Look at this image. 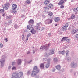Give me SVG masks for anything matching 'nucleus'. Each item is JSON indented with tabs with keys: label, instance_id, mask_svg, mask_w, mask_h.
Returning a JSON list of instances; mask_svg holds the SVG:
<instances>
[{
	"label": "nucleus",
	"instance_id": "nucleus-1",
	"mask_svg": "<svg viewBox=\"0 0 78 78\" xmlns=\"http://www.w3.org/2000/svg\"><path fill=\"white\" fill-rule=\"evenodd\" d=\"M23 75V73L20 72L19 73H17V72H15L12 74V77L11 78H19L21 77Z\"/></svg>",
	"mask_w": 78,
	"mask_h": 78
},
{
	"label": "nucleus",
	"instance_id": "nucleus-2",
	"mask_svg": "<svg viewBox=\"0 0 78 78\" xmlns=\"http://www.w3.org/2000/svg\"><path fill=\"white\" fill-rule=\"evenodd\" d=\"M9 6V4L7 3L2 5V8L5 10H8V7Z\"/></svg>",
	"mask_w": 78,
	"mask_h": 78
},
{
	"label": "nucleus",
	"instance_id": "nucleus-3",
	"mask_svg": "<svg viewBox=\"0 0 78 78\" xmlns=\"http://www.w3.org/2000/svg\"><path fill=\"white\" fill-rule=\"evenodd\" d=\"M78 31V29L75 30L74 29H73L71 31V34H73V35H74L76 33H77Z\"/></svg>",
	"mask_w": 78,
	"mask_h": 78
},
{
	"label": "nucleus",
	"instance_id": "nucleus-4",
	"mask_svg": "<svg viewBox=\"0 0 78 78\" xmlns=\"http://www.w3.org/2000/svg\"><path fill=\"white\" fill-rule=\"evenodd\" d=\"M38 73H37V72H36V71H33L31 74V76L33 77H34L35 76H36V75L38 74Z\"/></svg>",
	"mask_w": 78,
	"mask_h": 78
},
{
	"label": "nucleus",
	"instance_id": "nucleus-5",
	"mask_svg": "<svg viewBox=\"0 0 78 78\" xmlns=\"http://www.w3.org/2000/svg\"><path fill=\"white\" fill-rule=\"evenodd\" d=\"M33 71H34L35 72H36L38 73L39 72V70L38 69L37 66H36L34 67Z\"/></svg>",
	"mask_w": 78,
	"mask_h": 78
},
{
	"label": "nucleus",
	"instance_id": "nucleus-6",
	"mask_svg": "<svg viewBox=\"0 0 78 78\" xmlns=\"http://www.w3.org/2000/svg\"><path fill=\"white\" fill-rule=\"evenodd\" d=\"M17 5L16 4H14L12 6V9L13 10H16L17 8Z\"/></svg>",
	"mask_w": 78,
	"mask_h": 78
},
{
	"label": "nucleus",
	"instance_id": "nucleus-7",
	"mask_svg": "<svg viewBox=\"0 0 78 78\" xmlns=\"http://www.w3.org/2000/svg\"><path fill=\"white\" fill-rule=\"evenodd\" d=\"M64 1V0H61L59 1V2L58 3V5H64V4L65 3Z\"/></svg>",
	"mask_w": 78,
	"mask_h": 78
},
{
	"label": "nucleus",
	"instance_id": "nucleus-8",
	"mask_svg": "<svg viewBox=\"0 0 78 78\" xmlns=\"http://www.w3.org/2000/svg\"><path fill=\"white\" fill-rule=\"evenodd\" d=\"M49 20H47L45 21V22L46 23V24H50L52 23V22H53V20H51L50 21V22H49Z\"/></svg>",
	"mask_w": 78,
	"mask_h": 78
},
{
	"label": "nucleus",
	"instance_id": "nucleus-9",
	"mask_svg": "<svg viewBox=\"0 0 78 78\" xmlns=\"http://www.w3.org/2000/svg\"><path fill=\"white\" fill-rule=\"evenodd\" d=\"M71 66V67H76L77 66V64L76 63L74 64V62H72Z\"/></svg>",
	"mask_w": 78,
	"mask_h": 78
},
{
	"label": "nucleus",
	"instance_id": "nucleus-10",
	"mask_svg": "<svg viewBox=\"0 0 78 78\" xmlns=\"http://www.w3.org/2000/svg\"><path fill=\"white\" fill-rule=\"evenodd\" d=\"M52 7H53V4H50L48 5V6H46V7H45V8L49 9V8H51Z\"/></svg>",
	"mask_w": 78,
	"mask_h": 78
},
{
	"label": "nucleus",
	"instance_id": "nucleus-11",
	"mask_svg": "<svg viewBox=\"0 0 78 78\" xmlns=\"http://www.w3.org/2000/svg\"><path fill=\"white\" fill-rule=\"evenodd\" d=\"M40 24H41L40 23H37V25L36 26V30H38V29H39V28H40V27H39Z\"/></svg>",
	"mask_w": 78,
	"mask_h": 78
},
{
	"label": "nucleus",
	"instance_id": "nucleus-12",
	"mask_svg": "<svg viewBox=\"0 0 78 78\" xmlns=\"http://www.w3.org/2000/svg\"><path fill=\"white\" fill-rule=\"evenodd\" d=\"M40 67L41 69H44V63L40 64Z\"/></svg>",
	"mask_w": 78,
	"mask_h": 78
},
{
	"label": "nucleus",
	"instance_id": "nucleus-13",
	"mask_svg": "<svg viewBox=\"0 0 78 78\" xmlns=\"http://www.w3.org/2000/svg\"><path fill=\"white\" fill-rule=\"evenodd\" d=\"M50 0H45L44 2L45 5H48L50 3Z\"/></svg>",
	"mask_w": 78,
	"mask_h": 78
},
{
	"label": "nucleus",
	"instance_id": "nucleus-14",
	"mask_svg": "<svg viewBox=\"0 0 78 78\" xmlns=\"http://www.w3.org/2000/svg\"><path fill=\"white\" fill-rule=\"evenodd\" d=\"M47 62L48 63L46 65V68H48V67H49V66H50V61H47Z\"/></svg>",
	"mask_w": 78,
	"mask_h": 78
},
{
	"label": "nucleus",
	"instance_id": "nucleus-15",
	"mask_svg": "<svg viewBox=\"0 0 78 78\" xmlns=\"http://www.w3.org/2000/svg\"><path fill=\"white\" fill-rule=\"evenodd\" d=\"M60 20V19L59 17L55 18V22H58V21H59Z\"/></svg>",
	"mask_w": 78,
	"mask_h": 78
},
{
	"label": "nucleus",
	"instance_id": "nucleus-16",
	"mask_svg": "<svg viewBox=\"0 0 78 78\" xmlns=\"http://www.w3.org/2000/svg\"><path fill=\"white\" fill-rule=\"evenodd\" d=\"M67 39H68V37H65L62 39L61 40V41L63 42V41H64L65 40H67Z\"/></svg>",
	"mask_w": 78,
	"mask_h": 78
},
{
	"label": "nucleus",
	"instance_id": "nucleus-17",
	"mask_svg": "<svg viewBox=\"0 0 78 78\" xmlns=\"http://www.w3.org/2000/svg\"><path fill=\"white\" fill-rule=\"evenodd\" d=\"M31 33H32V34H34L36 33V30H34V29H33L31 30Z\"/></svg>",
	"mask_w": 78,
	"mask_h": 78
},
{
	"label": "nucleus",
	"instance_id": "nucleus-18",
	"mask_svg": "<svg viewBox=\"0 0 78 78\" xmlns=\"http://www.w3.org/2000/svg\"><path fill=\"white\" fill-rule=\"evenodd\" d=\"M55 67L57 70H59L61 69V66L60 65H57L55 66Z\"/></svg>",
	"mask_w": 78,
	"mask_h": 78
},
{
	"label": "nucleus",
	"instance_id": "nucleus-19",
	"mask_svg": "<svg viewBox=\"0 0 78 78\" xmlns=\"http://www.w3.org/2000/svg\"><path fill=\"white\" fill-rule=\"evenodd\" d=\"M48 14L50 17H51L53 16V13L49 12H48Z\"/></svg>",
	"mask_w": 78,
	"mask_h": 78
},
{
	"label": "nucleus",
	"instance_id": "nucleus-20",
	"mask_svg": "<svg viewBox=\"0 0 78 78\" xmlns=\"http://www.w3.org/2000/svg\"><path fill=\"white\" fill-rule=\"evenodd\" d=\"M54 51H55L54 49L51 50L50 52V55H52V54H53L54 53Z\"/></svg>",
	"mask_w": 78,
	"mask_h": 78
},
{
	"label": "nucleus",
	"instance_id": "nucleus-21",
	"mask_svg": "<svg viewBox=\"0 0 78 78\" xmlns=\"http://www.w3.org/2000/svg\"><path fill=\"white\" fill-rule=\"evenodd\" d=\"M62 30L63 31H65L67 30V27L66 26H64L62 28Z\"/></svg>",
	"mask_w": 78,
	"mask_h": 78
},
{
	"label": "nucleus",
	"instance_id": "nucleus-22",
	"mask_svg": "<svg viewBox=\"0 0 78 78\" xmlns=\"http://www.w3.org/2000/svg\"><path fill=\"white\" fill-rule=\"evenodd\" d=\"M21 62H22V61L21 59H18V65H20V64H21Z\"/></svg>",
	"mask_w": 78,
	"mask_h": 78
},
{
	"label": "nucleus",
	"instance_id": "nucleus-23",
	"mask_svg": "<svg viewBox=\"0 0 78 78\" xmlns=\"http://www.w3.org/2000/svg\"><path fill=\"white\" fill-rule=\"evenodd\" d=\"M65 52V51L64 50H63L61 52L59 51V54H62V55H64Z\"/></svg>",
	"mask_w": 78,
	"mask_h": 78
},
{
	"label": "nucleus",
	"instance_id": "nucleus-24",
	"mask_svg": "<svg viewBox=\"0 0 78 78\" xmlns=\"http://www.w3.org/2000/svg\"><path fill=\"white\" fill-rule=\"evenodd\" d=\"M33 27H32V25H31V26H29V25H28L27 27V29H28L29 30H31V28H32Z\"/></svg>",
	"mask_w": 78,
	"mask_h": 78
},
{
	"label": "nucleus",
	"instance_id": "nucleus-25",
	"mask_svg": "<svg viewBox=\"0 0 78 78\" xmlns=\"http://www.w3.org/2000/svg\"><path fill=\"white\" fill-rule=\"evenodd\" d=\"M12 16H11L9 15L6 17V19H9L11 18Z\"/></svg>",
	"mask_w": 78,
	"mask_h": 78
},
{
	"label": "nucleus",
	"instance_id": "nucleus-26",
	"mask_svg": "<svg viewBox=\"0 0 78 78\" xmlns=\"http://www.w3.org/2000/svg\"><path fill=\"white\" fill-rule=\"evenodd\" d=\"M71 18L72 19H74L75 18V15L74 14H72L71 16Z\"/></svg>",
	"mask_w": 78,
	"mask_h": 78
},
{
	"label": "nucleus",
	"instance_id": "nucleus-27",
	"mask_svg": "<svg viewBox=\"0 0 78 78\" xmlns=\"http://www.w3.org/2000/svg\"><path fill=\"white\" fill-rule=\"evenodd\" d=\"M73 11L74 12H78V10L77 9V8H75L73 10Z\"/></svg>",
	"mask_w": 78,
	"mask_h": 78
},
{
	"label": "nucleus",
	"instance_id": "nucleus-28",
	"mask_svg": "<svg viewBox=\"0 0 78 78\" xmlns=\"http://www.w3.org/2000/svg\"><path fill=\"white\" fill-rule=\"evenodd\" d=\"M5 60H3V59H1L0 61V62H1V64H3L4 62H5Z\"/></svg>",
	"mask_w": 78,
	"mask_h": 78
},
{
	"label": "nucleus",
	"instance_id": "nucleus-29",
	"mask_svg": "<svg viewBox=\"0 0 78 78\" xmlns=\"http://www.w3.org/2000/svg\"><path fill=\"white\" fill-rule=\"evenodd\" d=\"M30 23H34V21L33 20H30L29 21Z\"/></svg>",
	"mask_w": 78,
	"mask_h": 78
},
{
	"label": "nucleus",
	"instance_id": "nucleus-30",
	"mask_svg": "<svg viewBox=\"0 0 78 78\" xmlns=\"http://www.w3.org/2000/svg\"><path fill=\"white\" fill-rule=\"evenodd\" d=\"M12 70H16V67L13 66L12 69Z\"/></svg>",
	"mask_w": 78,
	"mask_h": 78
},
{
	"label": "nucleus",
	"instance_id": "nucleus-31",
	"mask_svg": "<svg viewBox=\"0 0 78 78\" xmlns=\"http://www.w3.org/2000/svg\"><path fill=\"white\" fill-rule=\"evenodd\" d=\"M66 56H69V52L67 51H66Z\"/></svg>",
	"mask_w": 78,
	"mask_h": 78
},
{
	"label": "nucleus",
	"instance_id": "nucleus-32",
	"mask_svg": "<svg viewBox=\"0 0 78 78\" xmlns=\"http://www.w3.org/2000/svg\"><path fill=\"white\" fill-rule=\"evenodd\" d=\"M54 62H57L58 61V58H54Z\"/></svg>",
	"mask_w": 78,
	"mask_h": 78
},
{
	"label": "nucleus",
	"instance_id": "nucleus-33",
	"mask_svg": "<svg viewBox=\"0 0 78 78\" xmlns=\"http://www.w3.org/2000/svg\"><path fill=\"white\" fill-rule=\"evenodd\" d=\"M4 12V9H1L0 10V12L1 13H2V12Z\"/></svg>",
	"mask_w": 78,
	"mask_h": 78
},
{
	"label": "nucleus",
	"instance_id": "nucleus-34",
	"mask_svg": "<svg viewBox=\"0 0 78 78\" xmlns=\"http://www.w3.org/2000/svg\"><path fill=\"white\" fill-rule=\"evenodd\" d=\"M60 8H61V9H63V8H64V6L63 5H61Z\"/></svg>",
	"mask_w": 78,
	"mask_h": 78
},
{
	"label": "nucleus",
	"instance_id": "nucleus-35",
	"mask_svg": "<svg viewBox=\"0 0 78 78\" xmlns=\"http://www.w3.org/2000/svg\"><path fill=\"white\" fill-rule=\"evenodd\" d=\"M26 2L27 4H29V3H30V1L29 0H27Z\"/></svg>",
	"mask_w": 78,
	"mask_h": 78
},
{
	"label": "nucleus",
	"instance_id": "nucleus-36",
	"mask_svg": "<svg viewBox=\"0 0 78 78\" xmlns=\"http://www.w3.org/2000/svg\"><path fill=\"white\" fill-rule=\"evenodd\" d=\"M69 26V24L67 23H66L65 25V27H68Z\"/></svg>",
	"mask_w": 78,
	"mask_h": 78
},
{
	"label": "nucleus",
	"instance_id": "nucleus-37",
	"mask_svg": "<svg viewBox=\"0 0 78 78\" xmlns=\"http://www.w3.org/2000/svg\"><path fill=\"white\" fill-rule=\"evenodd\" d=\"M6 14V13H3L2 14V16L3 17H4L5 16V15Z\"/></svg>",
	"mask_w": 78,
	"mask_h": 78
},
{
	"label": "nucleus",
	"instance_id": "nucleus-38",
	"mask_svg": "<svg viewBox=\"0 0 78 78\" xmlns=\"http://www.w3.org/2000/svg\"><path fill=\"white\" fill-rule=\"evenodd\" d=\"M43 46V48H44V49H45V48H47V46L46 45H45Z\"/></svg>",
	"mask_w": 78,
	"mask_h": 78
},
{
	"label": "nucleus",
	"instance_id": "nucleus-39",
	"mask_svg": "<svg viewBox=\"0 0 78 78\" xmlns=\"http://www.w3.org/2000/svg\"><path fill=\"white\" fill-rule=\"evenodd\" d=\"M31 36V34H28L27 36V37H30V36Z\"/></svg>",
	"mask_w": 78,
	"mask_h": 78
},
{
	"label": "nucleus",
	"instance_id": "nucleus-40",
	"mask_svg": "<svg viewBox=\"0 0 78 78\" xmlns=\"http://www.w3.org/2000/svg\"><path fill=\"white\" fill-rule=\"evenodd\" d=\"M3 47V44H2V43H0V48H1V47Z\"/></svg>",
	"mask_w": 78,
	"mask_h": 78
},
{
	"label": "nucleus",
	"instance_id": "nucleus-41",
	"mask_svg": "<svg viewBox=\"0 0 78 78\" xmlns=\"http://www.w3.org/2000/svg\"><path fill=\"white\" fill-rule=\"evenodd\" d=\"M51 36V33H49L48 35V37H50Z\"/></svg>",
	"mask_w": 78,
	"mask_h": 78
},
{
	"label": "nucleus",
	"instance_id": "nucleus-42",
	"mask_svg": "<svg viewBox=\"0 0 78 78\" xmlns=\"http://www.w3.org/2000/svg\"><path fill=\"white\" fill-rule=\"evenodd\" d=\"M40 49H44V46H41L40 48Z\"/></svg>",
	"mask_w": 78,
	"mask_h": 78
},
{
	"label": "nucleus",
	"instance_id": "nucleus-43",
	"mask_svg": "<svg viewBox=\"0 0 78 78\" xmlns=\"http://www.w3.org/2000/svg\"><path fill=\"white\" fill-rule=\"evenodd\" d=\"M14 64H15V62H13L12 63V66H14Z\"/></svg>",
	"mask_w": 78,
	"mask_h": 78
},
{
	"label": "nucleus",
	"instance_id": "nucleus-44",
	"mask_svg": "<svg viewBox=\"0 0 78 78\" xmlns=\"http://www.w3.org/2000/svg\"><path fill=\"white\" fill-rule=\"evenodd\" d=\"M70 41V39H69L66 41V42H69Z\"/></svg>",
	"mask_w": 78,
	"mask_h": 78
},
{
	"label": "nucleus",
	"instance_id": "nucleus-45",
	"mask_svg": "<svg viewBox=\"0 0 78 78\" xmlns=\"http://www.w3.org/2000/svg\"><path fill=\"white\" fill-rule=\"evenodd\" d=\"M5 40L6 42H8V38H5Z\"/></svg>",
	"mask_w": 78,
	"mask_h": 78
},
{
	"label": "nucleus",
	"instance_id": "nucleus-46",
	"mask_svg": "<svg viewBox=\"0 0 78 78\" xmlns=\"http://www.w3.org/2000/svg\"><path fill=\"white\" fill-rule=\"evenodd\" d=\"M11 68V66H9L8 67V69H10Z\"/></svg>",
	"mask_w": 78,
	"mask_h": 78
},
{
	"label": "nucleus",
	"instance_id": "nucleus-47",
	"mask_svg": "<svg viewBox=\"0 0 78 78\" xmlns=\"http://www.w3.org/2000/svg\"><path fill=\"white\" fill-rule=\"evenodd\" d=\"M26 40H27V41H28V37L27 36L26 37Z\"/></svg>",
	"mask_w": 78,
	"mask_h": 78
},
{
	"label": "nucleus",
	"instance_id": "nucleus-48",
	"mask_svg": "<svg viewBox=\"0 0 78 78\" xmlns=\"http://www.w3.org/2000/svg\"><path fill=\"white\" fill-rule=\"evenodd\" d=\"M30 51H29L27 53V54H30Z\"/></svg>",
	"mask_w": 78,
	"mask_h": 78
},
{
	"label": "nucleus",
	"instance_id": "nucleus-49",
	"mask_svg": "<svg viewBox=\"0 0 78 78\" xmlns=\"http://www.w3.org/2000/svg\"><path fill=\"white\" fill-rule=\"evenodd\" d=\"M45 58H43V61H45Z\"/></svg>",
	"mask_w": 78,
	"mask_h": 78
},
{
	"label": "nucleus",
	"instance_id": "nucleus-50",
	"mask_svg": "<svg viewBox=\"0 0 78 78\" xmlns=\"http://www.w3.org/2000/svg\"><path fill=\"white\" fill-rule=\"evenodd\" d=\"M22 36H23V37H22V38H23V37H24V35H23Z\"/></svg>",
	"mask_w": 78,
	"mask_h": 78
},
{
	"label": "nucleus",
	"instance_id": "nucleus-51",
	"mask_svg": "<svg viewBox=\"0 0 78 78\" xmlns=\"http://www.w3.org/2000/svg\"><path fill=\"white\" fill-rule=\"evenodd\" d=\"M76 37H78V34H77L76 35Z\"/></svg>",
	"mask_w": 78,
	"mask_h": 78
},
{
	"label": "nucleus",
	"instance_id": "nucleus-52",
	"mask_svg": "<svg viewBox=\"0 0 78 78\" xmlns=\"http://www.w3.org/2000/svg\"><path fill=\"white\" fill-rule=\"evenodd\" d=\"M33 53H35V51H33Z\"/></svg>",
	"mask_w": 78,
	"mask_h": 78
},
{
	"label": "nucleus",
	"instance_id": "nucleus-53",
	"mask_svg": "<svg viewBox=\"0 0 78 78\" xmlns=\"http://www.w3.org/2000/svg\"><path fill=\"white\" fill-rule=\"evenodd\" d=\"M49 46H50V44H48V47H49Z\"/></svg>",
	"mask_w": 78,
	"mask_h": 78
},
{
	"label": "nucleus",
	"instance_id": "nucleus-54",
	"mask_svg": "<svg viewBox=\"0 0 78 78\" xmlns=\"http://www.w3.org/2000/svg\"><path fill=\"white\" fill-rule=\"evenodd\" d=\"M65 1H64V2L65 3V2H66V1H67V0H64Z\"/></svg>",
	"mask_w": 78,
	"mask_h": 78
},
{
	"label": "nucleus",
	"instance_id": "nucleus-55",
	"mask_svg": "<svg viewBox=\"0 0 78 78\" xmlns=\"http://www.w3.org/2000/svg\"><path fill=\"white\" fill-rule=\"evenodd\" d=\"M10 22L11 23H12V21L10 20Z\"/></svg>",
	"mask_w": 78,
	"mask_h": 78
},
{
	"label": "nucleus",
	"instance_id": "nucleus-56",
	"mask_svg": "<svg viewBox=\"0 0 78 78\" xmlns=\"http://www.w3.org/2000/svg\"><path fill=\"white\" fill-rule=\"evenodd\" d=\"M77 11H78V7H77Z\"/></svg>",
	"mask_w": 78,
	"mask_h": 78
},
{
	"label": "nucleus",
	"instance_id": "nucleus-57",
	"mask_svg": "<svg viewBox=\"0 0 78 78\" xmlns=\"http://www.w3.org/2000/svg\"><path fill=\"white\" fill-rule=\"evenodd\" d=\"M51 20H49V22H50V21Z\"/></svg>",
	"mask_w": 78,
	"mask_h": 78
},
{
	"label": "nucleus",
	"instance_id": "nucleus-58",
	"mask_svg": "<svg viewBox=\"0 0 78 78\" xmlns=\"http://www.w3.org/2000/svg\"><path fill=\"white\" fill-rule=\"evenodd\" d=\"M55 26H57V25H55Z\"/></svg>",
	"mask_w": 78,
	"mask_h": 78
}]
</instances>
